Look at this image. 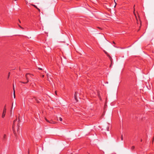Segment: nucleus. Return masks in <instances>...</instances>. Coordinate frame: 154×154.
<instances>
[{"mask_svg":"<svg viewBox=\"0 0 154 154\" xmlns=\"http://www.w3.org/2000/svg\"><path fill=\"white\" fill-rule=\"evenodd\" d=\"M134 7L135 5L134 6V12L135 13V9H134Z\"/></svg>","mask_w":154,"mask_h":154,"instance_id":"obj_20","label":"nucleus"},{"mask_svg":"<svg viewBox=\"0 0 154 154\" xmlns=\"http://www.w3.org/2000/svg\"><path fill=\"white\" fill-rule=\"evenodd\" d=\"M45 120H46V121L48 122H49V123H52V122H50L48 120H47L46 118H45Z\"/></svg>","mask_w":154,"mask_h":154,"instance_id":"obj_7","label":"nucleus"},{"mask_svg":"<svg viewBox=\"0 0 154 154\" xmlns=\"http://www.w3.org/2000/svg\"><path fill=\"white\" fill-rule=\"evenodd\" d=\"M19 127V122L18 123V127Z\"/></svg>","mask_w":154,"mask_h":154,"instance_id":"obj_26","label":"nucleus"},{"mask_svg":"<svg viewBox=\"0 0 154 154\" xmlns=\"http://www.w3.org/2000/svg\"><path fill=\"white\" fill-rule=\"evenodd\" d=\"M141 24V22H140V25Z\"/></svg>","mask_w":154,"mask_h":154,"instance_id":"obj_45","label":"nucleus"},{"mask_svg":"<svg viewBox=\"0 0 154 154\" xmlns=\"http://www.w3.org/2000/svg\"><path fill=\"white\" fill-rule=\"evenodd\" d=\"M113 43L114 44H115V43L114 42H113Z\"/></svg>","mask_w":154,"mask_h":154,"instance_id":"obj_42","label":"nucleus"},{"mask_svg":"<svg viewBox=\"0 0 154 154\" xmlns=\"http://www.w3.org/2000/svg\"><path fill=\"white\" fill-rule=\"evenodd\" d=\"M121 140H123V136H122V135L121 137Z\"/></svg>","mask_w":154,"mask_h":154,"instance_id":"obj_15","label":"nucleus"},{"mask_svg":"<svg viewBox=\"0 0 154 154\" xmlns=\"http://www.w3.org/2000/svg\"><path fill=\"white\" fill-rule=\"evenodd\" d=\"M37 102L39 103V102L38 101H37Z\"/></svg>","mask_w":154,"mask_h":154,"instance_id":"obj_43","label":"nucleus"},{"mask_svg":"<svg viewBox=\"0 0 154 154\" xmlns=\"http://www.w3.org/2000/svg\"><path fill=\"white\" fill-rule=\"evenodd\" d=\"M13 90H14V98H15V91L14 90V85H13Z\"/></svg>","mask_w":154,"mask_h":154,"instance_id":"obj_4","label":"nucleus"},{"mask_svg":"<svg viewBox=\"0 0 154 154\" xmlns=\"http://www.w3.org/2000/svg\"><path fill=\"white\" fill-rule=\"evenodd\" d=\"M135 148V146H132L131 147V149L132 150H133Z\"/></svg>","mask_w":154,"mask_h":154,"instance_id":"obj_9","label":"nucleus"},{"mask_svg":"<svg viewBox=\"0 0 154 154\" xmlns=\"http://www.w3.org/2000/svg\"><path fill=\"white\" fill-rule=\"evenodd\" d=\"M28 154H29V152H28Z\"/></svg>","mask_w":154,"mask_h":154,"instance_id":"obj_46","label":"nucleus"},{"mask_svg":"<svg viewBox=\"0 0 154 154\" xmlns=\"http://www.w3.org/2000/svg\"><path fill=\"white\" fill-rule=\"evenodd\" d=\"M98 28L99 29H100V27H98Z\"/></svg>","mask_w":154,"mask_h":154,"instance_id":"obj_40","label":"nucleus"},{"mask_svg":"<svg viewBox=\"0 0 154 154\" xmlns=\"http://www.w3.org/2000/svg\"><path fill=\"white\" fill-rule=\"evenodd\" d=\"M10 75V72H9L8 74V78H9Z\"/></svg>","mask_w":154,"mask_h":154,"instance_id":"obj_13","label":"nucleus"},{"mask_svg":"<svg viewBox=\"0 0 154 154\" xmlns=\"http://www.w3.org/2000/svg\"><path fill=\"white\" fill-rule=\"evenodd\" d=\"M38 69H40V70H42V69L41 68H39Z\"/></svg>","mask_w":154,"mask_h":154,"instance_id":"obj_32","label":"nucleus"},{"mask_svg":"<svg viewBox=\"0 0 154 154\" xmlns=\"http://www.w3.org/2000/svg\"><path fill=\"white\" fill-rule=\"evenodd\" d=\"M59 120H60V121H62V119L61 117H59Z\"/></svg>","mask_w":154,"mask_h":154,"instance_id":"obj_10","label":"nucleus"},{"mask_svg":"<svg viewBox=\"0 0 154 154\" xmlns=\"http://www.w3.org/2000/svg\"><path fill=\"white\" fill-rule=\"evenodd\" d=\"M32 83H31L30 84V85H32Z\"/></svg>","mask_w":154,"mask_h":154,"instance_id":"obj_39","label":"nucleus"},{"mask_svg":"<svg viewBox=\"0 0 154 154\" xmlns=\"http://www.w3.org/2000/svg\"><path fill=\"white\" fill-rule=\"evenodd\" d=\"M37 9H38L39 11H40V10L38 8H37Z\"/></svg>","mask_w":154,"mask_h":154,"instance_id":"obj_23","label":"nucleus"},{"mask_svg":"<svg viewBox=\"0 0 154 154\" xmlns=\"http://www.w3.org/2000/svg\"><path fill=\"white\" fill-rule=\"evenodd\" d=\"M31 74V75H33L32 74Z\"/></svg>","mask_w":154,"mask_h":154,"instance_id":"obj_44","label":"nucleus"},{"mask_svg":"<svg viewBox=\"0 0 154 154\" xmlns=\"http://www.w3.org/2000/svg\"><path fill=\"white\" fill-rule=\"evenodd\" d=\"M77 92H75L74 95V98L75 99V100L77 101H78V100L77 98Z\"/></svg>","mask_w":154,"mask_h":154,"instance_id":"obj_3","label":"nucleus"},{"mask_svg":"<svg viewBox=\"0 0 154 154\" xmlns=\"http://www.w3.org/2000/svg\"><path fill=\"white\" fill-rule=\"evenodd\" d=\"M44 75H42V77H44Z\"/></svg>","mask_w":154,"mask_h":154,"instance_id":"obj_37","label":"nucleus"},{"mask_svg":"<svg viewBox=\"0 0 154 154\" xmlns=\"http://www.w3.org/2000/svg\"><path fill=\"white\" fill-rule=\"evenodd\" d=\"M6 106H5V107H4V109H3V112L2 116V118H4L5 116V113L6 112Z\"/></svg>","mask_w":154,"mask_h":154,"instance_id":"obj_2","label":"nucleus"},{"mask_svg":"<svg viewBox=\"0 0 154 154\" xmlns=\"http://www.w3.org/2000/svg\"><path fill=\"white\" fill-rule=\"evenodd\" d=\"M20 119L19 117V118H18V122H20Z\"/></svg>","mask_w":154,"mask_h":154,"instance_id":"obj_22","label":"nucleus"},{"mask_svg":"<svg viewBox=\"0 0 154 154\" xmlns=\"http://www.w3.org/2000/svg\"><path fill=\"white\" fill-rule=\"evenodd\" d=\"M109 127H108L107 128V131H109Z\"/></svg>","mask_w":154,"mask_h":154,"instance_id":"obj_28","label":"nucleus"},{"mask_svg":"<svg viewBox=\"0 0 154 154\" xmlns=\"http://www.w3.org/2000/svg\"><path fill=\"white\" fill-rule=\"evenodd\" d=\"M17 119H16L15 120H14V122H13L14 123L15 122L17 121Z\"/></svg>","mask_w":154,"mask_h":154,"instance_id":"obj_18","label":"nucleus"},{"mask_svg":"<svg viewBox=\"0 0 154 154\" xmlns=\"http://www.w3.org/2000/svg\"><path fill=\"white\" fill-rule=\"evenodd\" d=\"M6 137V135L5 134H4V138H5Z\"/></svg>","mask_w":154,"mask_h":154,"instance_id":"obj_19","label":"nucleus"},{"mask_svg":"<svg viewBox=\"0 0 154 154\" xmlns=\"http://www.w3.org/2000/svg\"><path fill=\"white\" fill-rule=\"evenodd\" d=\"M31 75H28V76H29V78H32L31 76Z\"/></svg>","mask_w":154,"mask_h":154,"instance_id":"obj_16","label":"nucleus"},{"mask_svg":"<svg viewBox=\"0 0 154 154\" xmlns=\"http://www.w3.org/2000/svg\"><path fill=\"white\" fill-rule=\"evenodd\" d=\"M19 127H18V129H17V131L18 132L19 130Z\"/></svg>","mask_w":154,"mask_h":154,"instance_id":"obj_24","label":"nucleus"},{"mask_svg":"<svg viewBox=\"0 0 154 154\" xmlns=\"http://www.w3.org/2000/svg\"><path fill=\"white\" fill-rule=\"evenodd\" d=\"M111 60V64H112V60Z\"/></svg>","mask_w":154,"mask_h":154,"instance_id":"obj_21","label":"nucleus"},{"mask_svg":"<svg viewBox=\"0 0 154 154\" xmlns=\"http://www.w3.org/2000/svg\"><path fill=\"white\" fill-rule=\"evenodd\" d=\"M32 5L34 7H35L36 9L38 8L35 5H33V4H32Z\"/></svg>","mask_w":154,"mask_h":154,"instance_id":"obj_8","label":"nucleus"},{"mask_svg":"<svg viewBox=\"0 0 154 154\" xmlns=\"http://www.w3.org/2000/svg\"><path fill=\"white\" fill-rule=\"evenodd\" d=\"M20 28L21 29H23V27H22L21 26V27H20Z\"/></svg>","mask_w":154,"mask_h":154,"instance_id":"obj_30","label":"nucleus"},{"mask_svg":"<svg viewBox=\"0 0 154 154\" xmlns=\"http://www.w3.org/2000/svg\"><path fill=\"white\" fill-rule=\"evenodd\" d=\"M31 75V74L29 73H27L25 75V78L26 79V80L27 81L26 82H21V83H23V84H26L27 83H28L29 82V76H28V75Z\"/></svg>","mask_w":154,"mask_h":154,"instance_id":"obj_1","label":"nucleus"},{"mask_svg":"<svg viewBox=\"0 0 154 154\" xmlns=\"http://www.w3.org/2000/svg\"><path fill=\"white\" fill-rule=\"evenodd\" d=\"M13 103L12 104V106L11 109H12V108H13Z\"/></svg>","mask_w":154,"mask_h":154,"instance_id":"obj_29","label":"nucleus"},{"mask_svg":"<svg viewBox=\"0 0 154 154\" xmlns=\"http://www.w3.org/2000/svg\"><path fill=\"white\" fill-rule=\"evenodd\" d=\"M134 15H135V17L136 19V20H137V23H138V20H137V16H136V14H135V13H134Z\"/></svg>","mask_w":154,"mask_h":154,"instance_id":"obj_6","label":"nucleus"},{"mask_svg":"<svg viewBox=\"0 0 154 154\" xmlns=\"http://www.w3.org/2000/svg\"><path fill=\"white\" fill-rule=\"evenodd\" d=\"M12 128H13V130L14 131V134H15V136H16V134L15 133V131H14V125H13Z\"/></svg>","mask_w":154,"mask_h":154,"instance_id":"obj_5","label":"nucleus"},{"mask_svg":"<svg viewBox=\"0 0 154 154\" xmlns=\"http://www.w3.org/2000/svg\"><path fill=\"white\" fill-rule=\"evenodd\" d=\"M99 94H100L99 93H98V96L99 97V98H100V100H101V99L100 97V95Z\"/></svg>","mask_w":154,"mask_h":154,"instance_id":"obj_14","label":"nucleus"},{"mask_svg":"<svg viewBox=\"0 0 154 154\" xmlns=\"http://www.w3.org/2000/svg\"><path fill=\"white\" fill-rule=\"evenodd\" d=\"M19 22L20 23H21L20 21V20H19Z\"/></svg>","mask_w":154,"mask_h":154,"instance_id":"obj_35","label":"nucleus"},{"mask_svg":"<svg viewBox=\"0 0 154 154\" xmlns=\"http://www.w3.org/2000/svg\"><path fill=\"white\" fill-rule=\"evenodd\" d=\"M112 65V64H111V65H110V67H111V66Z\"/></svg>","mask_w":154,"mask_h":154,"instance_id":"obj_31","label":"nucleus"},{"mask_svg":"<svg viewBox=\"0 0 154 154\" xmlns=\"http://www.w3.org/2000/svg\"><path fill=\"white\" fill-rule=\"evenodd\" d=\"M114 2H115V5L114 6V7L115 8L116 6V5H117V3L115 1V0H114Z\"/></svg>","mask_w":154,"mask_h":154,"instance_id":"obj_11","label":"nucleus"},{"mask_svg":"<svg viewBox=\"0 0 154 154\" xmlns=\"http://www.w3.org/2000/svg\"><path fill=\"white\" fill-rule=\"evenodd\" d=\"M50 122H52V123H54V122H53L52 120H51V121H50Z\"/></svg>","mask_w":154,"mask_h":154,"instance_id":"obj_17","label":"nucleus"},{"mask_svg":"<svg viewBox=\"0 0 154 154\" xmlns=\"http://www.w3.org/2000/svg\"><path fill=\"white\" fill-rule=\"evenodd\" d=\"M55 93L56 94V95H57V92H56V91H55Z\"/></svg>","mask_w":154,"mask_h":154,"instance_id":"obj_33","label":"nucleus"},{"mask_svg":"<svg viewBox=\"0 0 154 154\" xmlns=\"http://www.w3.org/2000/svg\"><path fill=\"white\" fill-rule=\"evenodd\" d=\"M11 112H12V110H11V114H12Z\"/></svg>","mask_w":154,"mask_h":154,"instance_id":"obj_38","label":"nucleus"},{"mask_svg":"<svg viewBox=\"0 0 154 154\" xmlns=\"http://www.w3.org/2000/svg\"><path fill=\"white\" fill-rule=\"evenodd\" d=\"M142 141V139H141V141Z\"/></svg>","mask_w":154,"mask_h":154,"instance_id":"obj_41","label":"nucleus"},{"mask_svg":"<svg viewBox=\"0 0 154 154\" xmlns=\"http://www.w3.org/2000/svg\"><path fill=\"white\" fill-rule=\"evenodd\" d=\"M107 56L109 57L110 58V57L108 54L107 55Z\"/></svg>","mask_w":154,"mask_h":154,"instance_id":"obj_25","label":"nucleus"},{"mask_svg":"<svg viewBox=\"0 0 154 154\" xmlns=\"http://www.w3.org/2000/svg\"><path fill=\"white\" fill-rule=\"evenodd\" d=\"M104 51V52L105 53L107 54V55L108 54V53H107V52H106L104 50V51Z\"/></svg>","mask_w":154,"mask_h":154,"instance_id":"obj_12","label":"nucleus"},{"mask_svg":"<svg viewBox=\"0 0 154 154\" xmlns=\"http://www.w3.org/2000/svg\"><path fill=\"white\" fill-rule=\"evenodd\" d=\"M13 125H14V123L13 122Z\"/></svg>","mask_w":154,"mask_h":154,"instance_id":"obj_36","label":"nucleus"},{"mask_svg":"<svg viewBox=\"0 0 154 154\" xmlns=\"http://www.w3.org/2000/svg\"><path fill=\"white\" fill-rule=\"evenodd\" d=\"M18 26L20 27H21V26L20 25H18Z\"/></svg>","mask_w":154,"mask_h":154,"instance_id":"obj_34","label":"nucleus"},{"mask_svg":"<svg viewBox=\"0 0 154 154\" xmlns=\"http://www.w3.org/2000/svg\"><path fill=\"white\" fill-rule=\"evenodd\" d=\"M110 59V60H112V58L111 57H110V58H109Z\"/></svg>","mask_w":154,"mask_h":154,"instance_id":"obj_27","label":"nucleus"}]
</instances>
